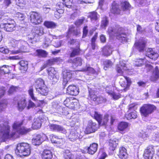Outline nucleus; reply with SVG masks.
I'll return each instance as SVG.
<instances>
[{
  "label": "nucleus",
  "mask_w": 159,
  "mask_h": 159,
  "mask_svg": "<svg viewBox=\"0 0 159 159\" xmlns=\"http://www.w3.org/2000/svg\"><path fill=\"white\" fill-rule=\"evenodd\" d=\"M44 25L48 28H54L57 26L56 24L53 21H45L44 22Z\"/></svg>",
  "instance_id": "obj_39"
},
{
  "label": "nucleus",
  "mask_w": 159,
  "mask_h": 159,
  "mask_svg": "<svg viewBox=\"0 0 159 159\" xmlns=\"http://www.w3.org/2000/svg\"><path fill=\"white\" fill-rule=\"evenodd\" d=\"M48 77L52 80V84H55L58 81L59 76L57 74H52L48 75Z\"/></svg>",
  "instance_id": "obj_37"
},
{
  "label": "nucleus",
  "mask_w": 159,
  "mask_h": 159,
  "mask_svg": "<svg viewBox=\"0 0 159 159\" xmlns=\"http://www.w3.org/2000/svg\"><path fill=\"white\" fill-rule=\"evenodd\" d=\"M68 43L70 45L80 47L79 42L76 40L72 39L68 42Z\"/></svg>",
  "instance_id": "obj_59"
},
{
  "label": "nucleus",
  "mask_w": 159,
  "mask_h": 159,
  "mask_svg": "<svg viewBox=\"0 0 159 159\" xmlns=\"http://www.w3.org/2000/svg\"><path fill=\"white\" fill-rule=\"evenodd\" d=\"M128 114L125 115V117L128 120L132 119H135L137 117L136 111H130Z\"/></svg>",
  "instance_id": "obj_32"
},
{
  "label": "nucleus",
  "mask_w": 159,
  "mask_h": 159,
  "mask_svg": "<svg viewBox=\"0 0 159 159\" xmlns=\"http://www.w3.org/2000/svg\"><path fill=\"white\" fill-rule=\"evenodd\" d=\"M116 70L117 72L120 75L123 73V70H127L126 67V64L123 61H120L119 64L117 65L116 66Z\"/></svg>",
  "instance_id": "obj_14"
},
{
  "label": "nucleus",
  "mask_w": 159,
  "mask_h": 159,
  "mask_svg": "<svg viewBox=\"0 0 159 159\" xmlns=\"http://www.w3.org/2000/svg\"><path fill=\"white\" fill-rule=\"evenodd\" d=\"M36 56L39 57H46L47 53L45 51L42 49H38L36 51L35 53Z\"/></svg>",
  "instance_id": "obj_33"
},
{
  "label": "nucleus",
  "mask_w": 159,
  "mask_h": 159,
  "mask_svg": "<svg viewBox=\"0 0 159 159\" xmlns=\"http://www.w3.org/2000/svg\"><path fill=\"white\" fill-rule=\"evenodd\" d=\"M98 128V125L97 124L93 122L92 120H89L88 122L85 132L87 134H90L95 132L97 130Z\"/></svg>",
  "instance_id": "obj_6"
},
{
  "label": "nucleus",
  "mask_w": 159,
  "mask_h": 159,
  "mask_svg": "<svg viewBox=\"0 0 159 159\" xmlns=\"http://www.w3.org/2000/svg\"><path fill=\"white\" fill-rule=\"evenodd\" d=\"M41 156L42 159H51L53 155L50 150L45 149L43 152Z\"/></svg>",
  "instance_id": "obj_19"
},
{
  "label": "nucleus",
  "mask_w": 159,
  "mask_h": 159,
  "mask_svg": "<svg viewBox=\"0 0 159 159\" xmlns=\"http://www.w3.org/2000/svg\"><path fill=\"white\" fill-rule=\"evenodd\" d=\"M129 124L126 122H121L118 125V129L121 131H124L128 126Z\"/></svg>",
  "instance_id": "obj_34"
},
{
  "label": "nucleus",
  "mask_w": 159,
  "mask_h": 159,
  "mask_svg": "<svg viewBox=\"0 0 159 159\" xmlns=\"http://www.w3.org/2000/svg\"><path fill=\"white\" fill-rule=\"evenodd\" d=\"M80 47H77L75 48H71L72 50L71 52L70 53V57H74L75 56L78 55L80 54Z\"/></svg>",
  "instance_id": "obj_27"
},
{
  "label": "nucleus",
  "mask_w": 159,
  "mask_h": 159,
  "mask_svg": "<svg viewBox=\"0 0 159 159\" xmlns=\"http://www.w3.org/2000/svg\"><path fill=\"white\" fill-rule=\"evenodd\" d=\"M84 20L85 18L84 17H82L81 18L77 20L75 22V24L77 27H78L83 24Z\"/></svg>",
  "instance_id": "obj_54"
},
{
  "label": "nucleus",
  "mask_w": 159,
  "mask_h": 159,
  "mask_svg": "<svg viewBox=\"0 0 159 159\" xmlns=\"http://www.w3.org/2000/svg\"><path fill=\"white\" fill-rule=\"evenodd\" d=\"M73 72L70 71H64L63 72V83L64 85L66 84L69 82L70 79L74 76Z\"/></svg>",
  "instance_id": "obj_9"
},
{
  "label": "nucleus",
  "mask_w": 159,
  "mask_h": 159,
  "mask_svg": "<svg viewBox=\"0 0 159 159\" xmlns=\"http://www.w3.org/2000/svg\"><path fill=\"white\" fill-rule=\"evenodd\" d=\"M17 89V87H15L14 86H12L9 89L8 91V93L9 94H11L13 92H15Z\"/></svg>",
  "instance_id": "obj_63"
},
{
  "label": "nucleus",
  "mask_w": 159,
  "mask_h": 159,
  "mask_svg": "<svg viewBox=\"0 0 159 159\" xmlns=\"http://www.w3.org/2000/svg\"><path fill=\"white\" fill-rule=\"evenodd\" d=\"M43 137L38 134L34 137L32 139V143L34 145H39L43 141Z\"/></svg>",
  "instance_id": "obj_17"
},
{
  "label": "nucleus",
  "mask_w": 159,
  "mask_h": 159,
  "mask_svg": "<svg viewBox=\"0 0 159 159\" xmlns=\"http://www.w3.org/2000/svg\"><path fill=\"white\" fill-rule=\"evenodd\" d=\"M36 90L39 93L43 96L47 95L48 92V89L46 85Z\"/></svg>",
  "instance_id": "obj_28"
},
{
  "label": "nucleus",
  "mask_w": 159,
  "mask_h": 159,
  "mask_svg": "<svg viewBox=\"0 0 159 159\" xmlns=\"http://www.w3.org/2000/svg\"><path fill=\"white\" fill-rule=\"evenodd\" d=\"M109 116L108 115H106L104 116L103 119H102L101 122L99 124L100 125H107V123L109 120Z\"/></svg>",
  "instance_id": "obj_44"
},
{
  "label": "nucleus",
  "mask_w": 159,
  "mask_h": 159,
  "mask_svg": "<svg viewBox=\"0 0 159 159\" xmlns=\"http://www.w3.org/2000/svg\"><path fill=\"white\" fill-rule=\"evenodd\" d=\"M156 109V107L153 105L145 104L143 105L140 109L142 116L147 117L152 114Z\"/></svg>",
  "instance_id": "obj_4"
},
{
  "label": "nucleus",
  "mask_w": 159,
  "mask_h": 159,
  "mask_svg": "<svg viewBox=\"0 0 159 159\" xmlns=\"http://www.w3.org/2000/svg\"><path fill=\"white\" fill-rule=\"evenodd\" d=\"M123 29L120 27H117L116 28L109 27L108 32L110 36H114L121 42H125L127 41V35L123 32Z\"/></svg>",
  "instance_id": "obj_2"
},
{
  "label": "nucleus",
  "mask_w": 159,
  "mask_h": 159,
  "mask_svg": "<svg viewBox=\"0 0 159 159\" xmlns=\"http://www.w3.org/2000/svg\"><path fill=\"white\" fill-rule=\"evenodd\" d=\"M18 106L19 111H22L26 106V102L25 99H21L18 102Z\"/></svg>",
  "instance_id": "obj_31"
},
{
  "label": "nucleus",
  "mask_w": 159,
  "mask_h": 159,
  "mask_svg": "<svg viewBox=\"0 0 159 159\" xmlns=\"http://www.w3.org/2000/svg\"><path fill=\"white\" fill-rule=\"evenodd\" d=\"M102 51L104 55L107 56H110L112 52V48L110 46H106L103 48Z\"/></svg>",
  "instance_id": "obj_23"
},
{
  "label": "nucleus",
  "mask_w": 159,
  "mask_h": 159,
  "mask_svg": "<svg viewBox=\"0 0 159 159\" xmlns=\"http://www.w3.org/2000/svg\"><path fill=\"white\" fill-rule=\"evenodd\" d=\"M108 24V19L106 17L102 18L101 25V27L102 28H105Z\"/></svg>",
  "instance_id": "obj_48"
},
{
  "label": "nucleus",
  "mask_w": 159,
  "mask_h": 159,
  "mask_svg": "<svg viewBox=\"0 0 159 159\" xmlns=\"http://www.w3.org/2000/svg\"><path fill=\"white\" fill-rule=\"evenodd\" d=\"M35 86L36 90L41 88L45 85L44 81L41 78H39L36 80L35 82Z\"/></svg>",
  "instance_id": "obj_25"
},
{
  "label": "nucleus",
  "mask_w": 159,
  "mask_h": 159,
  "mask_svg": "<svg viewBox=\"0 0 159 159\" xmlns=\"http://www.w3.org/2000/svg\"><path fill=\"white\" fill-rule=\"evenodd\" d=\"M98 147V144L93 143L90 144L89 147L87 148V152L91 155L94 154L97 151Z\"/></svg>",
  "instance_id": "obj_15"
},
{
  "label": "nucleus",
  "mask_w": 159,
  "mask_h": 159,
  "mask_svg": "<svg viewBox=\"0 0 159 159\" xmlns=\"http://www.w3.org/2000/svg\"><path fill=\"white\" fill-rule=\"evenodd\" d=\"M96 101L98 103H101L106 102V99L101 96H98Z\"/></svg>",
  "instance_id": "obj_58"
},
{
  "label": "nucleus",
  "mask_w": 159,
  "mask_h": 159,
  "mask_svg": "<svg viewBox=\"0 0 159 159\" xmlns=\"http://www.w3.org/2000/svg\"><path fill=\"white\" fill-rule=\"evenodd\" d=\"M30 145L27 143L23 142L17 144L15 152L17 155L20 157L27 156L30 154Z\"/></svg>",
  "instance_id": "obj_3"
},
{
  "label": "nucleus",
  "mask_w": 159,
  "mask_h": 159,
  "mask_svg": "<svg viewBox=\"0 0 159 159\" xmlns=\"http://www.w3.org/2000/svg\"><path fill=\"white\" fill-rule=\"evenodd\" d=\"M154 153V147L152 145H150L145 150L143 156L145 159H152Z\"/></svg>",
  "instance_id": "obj_7"
},
{
  "label": "nucleus",
  "mask_w": 159,
  "mask_h": 159,
  "mask_svg": "<svg viewBox=\"0 0 159 159\" xmlns=\"http://www.w3.org/2000/svg\"><path fill=\"white\" fill-rule=\"evenodd\" d=\"M120 10L119 8V6L118 5L115 4L114 2L112 4V6L111 10V12L114 14H118L120 13Z\"/></svg>",
  "instance_id": "obj_36"
},
{
  "label": "nucleus",
  "mask_w": 159,
  "mask_h": 159,
  "mask_svg": "<svg viewBox=\"0 0 159 159\" xmlns=\"http://www.w3.org/2000/svg\"><path fill=\"white\" fill-rule=\"evenodd\" d=\"M21 43H25L24 41L23 40H16L15 39L12 40L11 41L12 46L16 48H18L19 45H20Z\"/></svg>",
  "instance_id": "obj_42"
},
{
  "label": "nucleus",
  "mask_w": 159,
  "mask_h": 159,
  "mask_svg": "<svg viewBox=\"0 0 159 159\" xmlns=\"http://www.w3.org/2000/svg\"><path fill=\"white\" fill-rule=\"evenodd\" d=\"M112 63L110 60H106L104 62V69L106 70L107 68L112 66Z\"/></svg>",
  "instance_id": "obj_50"
},
{
  "label": "nucleus",
  "mask_w": 159,
  "mask_h": 159,
  "mask_svg": "<svg viewBox=\"0 0 159 159\" xmlns=\"http://www.w3.org/2000/svg\"><path fill=\"white\" fill-rule=\"evenodd\" d=\"M99 16L97 13L93 11L88 13V17L90 18L91 21L94 23L99 19Z\"/></svg>",
  "instance_id": "obj_18"
},
{
  "label": "nucleus",
  "mask_w": 159,
  "mask_h": 159,
  "mask_svg": "<svg viewBox=\"0 0 159 159\" xmlns=\"http://www.w3.org/2000/svg\"><path fill=\"white\" fill-rule=\"evenodd\" d=\"M106 92L109 94H112L113 98L115 100H117L120 98V96L119 93H112V91L111 90H109L107 89V88H106Z\"/></svg>",
  "instance_id": "obj_47"
},
{
  "label": "nucleus",
  "mask_w": 159,
  "mask_h": 159,
  "mask_svg": "<svg viewBox=\"0 0 159 159\" xmlns=\"http://www.w3.org/2000/svg\"><path fill=\"white\" fill-rule=\"evenodd\" d=\"M2 23L0 24H4L6 25L7 24L10 25V24H15L14 21L8 17H6L3 18L2 20Z\"/></svg>",
  "instance_id": "obj_38"
},
{
  "label": "nucleus",
  "mask_w": 159,
  "mask_h": 159,
  "mask_svg": "<svg viewBox=\"0 0 159 159\" xmlns=\"http://www.w3.org/2000/svg\"><path fill=\"white\" fill-rule=\"evenodd\" d=\"M0 28L3 29L6 31L12 32L16 29V24H10V25L7 24L6 25H4V24H0Z\"/></svg>",
  "instance_id": "obj_13"
},
{
  "label": "nucleus",
  "mask_w": 159,
  "mask_h": 159,
  "mask_svg": "<svg viewBox=\"0 0 159 159\" xmlns=\"http://www.w3.org/2000/svg\"><path fill=\"white\" fill-rule=\"evenodd\" d=\"M33 32L36 36L42 35L43 34V29L40 27H37L34 28Z\"/></svg>",
  "instance_id": "obj_41"
},
{
  "label": "nucleus",
  "mask_w": 159,
  "mask_h": 159,
  "mask_svg": "<svg viewBox=\"0 0 159 159\" xmlns=\"http://www.w3.org/2000/svg\"><path fill=\"white\" fill-rule=\"evenodd\" d=\"M28 92L29 95L32 100L34 101H36L37 100V98L34 96V94L33 92V88H30Z\"/></svg>",
  "instance_id": "obj_53"
},
{
  "label": "nucleus",
  "mask_w": 159,
  "mask_h": 159,
  "mask_svg": "<svg viewBox=\"0 0 159 159\" xmlns=\"http://www.w3.org/2000/svg\"><path fill=\"white\" fill-rule=\"evenodd\" d=\"M20 65L21 66L20 69L24 71H26L28 69V62L24 60H21L19 62Z\"/></svg>",
  "instance_id": "obj_40"
},
{
  "label": "nucleus",
  "mask_w": 159,
  "mask_h": 159,
  "mask_svg": "<svg viewBox=\"0 0 159 159\" xmlns=\"http://www.w3.org/2000/svg\"><path fill=\"white\" fill-rule=\"evenodd\" d=\"M64 4L62 2L58 3L56 5L57 9L61 10V12L63 13L64 12V11L63 8L64 7Z\"/></svg>",
  "instance_id": "obj_55"
},
{
  "label": "nucleus",
  "mask_w": 159,
  "mask_h": 159,
  "mask_svg": "<svg viewBox=\"0 0 159 159\" xmlns=\"http://www.w3.org/2000/svg\"><path fill=\"white\" fill-rule=\"evenodd\" d=\"M30 18L31 22L36 25L39 24L42 21L41 15L36 12L32 11L30 12Z\"/></svg>",
  "instance_id": "obj_5"
},
{
  "label": "nucleus",
  "mask_w": 159,
  "mask_h": 159,
  "mask_svg": "<svg viewBox=\"0 0 159 159\" xmlns=\"http://www.w3.org/2000/svg\"><path fill=\"white\" fill-rule=\"evenodd\" d=\"M60 60H61V59L60 58H52L48 61L47 63L48 65H51L54 64L55 62L60 61Z\"/></svg>",
  "instance_id": "obj_52"
},
{
  "label": "nucleus",
  "mask_w": 159,
  "mask_h": 159,
  "mask_svg": "<svg viewBox=\"0 0 159 159\" xmlns=\"http://www.w3.org/2000/svg\"><path fill=\"white\" fill-rule=\"evenodd\" d=\"M146 56L152 59L155 60L158 57V54L154 52L152 49H148L146 53Z\"/></svg>",
  "instance_id": "obj_16"
},
{
  "label": "nucleus",
  "mask_w": 159,
  "mask_h": 159,
  "mask_svg": "<svg viewBox=\"0 0 159 159\" xmlns=\"http://www.w3.org/2000/svg\"><path fill=\"white\" fill-rule=\"evenodd\" d=\"M85 70L87 71L88 72L92 74H94L96 72L95 70L93 68L90 67H87L86 69H85Z\"/></svg>",
  "instance_id": "obj_62"
},
{
  "label": "nucleus",
  "mask_w": 159,
  "mask_h": 159,
  "mask_svg": "<svg viewBox=\"0 0 159 159\" xmlns=\"http://www.w3.org/2000/svg\"><path fill=\"white\" fill-rule=\"evenodd\" d=\"M121 7L123 11L129 10L131 6L129 3L127 2H125L121 3Z\"/></svg>",
  "instance_id": "obj_46"
},
{
  "label": "nucleus",
  "mask_w": 159,
  "mask_h": 159,
  "mask_svg": "<svg viewBox=\"0 0 159 159\" xmlns=\"http://www.w3.org/2000/svg\"><path fill=\"white\" fill-rule=\"evenodd\" d=\"M25 43H21L19 45L18 47V49L16 51H12L13 53L15 54H17L21 52H25L26 47L25 45L27 44V43L24 41Z\"/></svg>",
  "instance_id": "obj_26"
},
{
  "label": "nucleus",
  "mask_w": 159,
  "mask_h": 159,
  "mask_svg": "<svg viewBox=\"0 0 159 159\" xmlns=\"http://www.w3.org/2000/svg\"><path fill=\"white\" fill-rule=\"evenodd\" d=\"M67 93L72 95L76 96L79 93V89L75 85H69L67 89Z\"/></svg>",
  "instance_id": "obj_11"
},
{
  "label": "nucleus",
  "mask_w": 159,
  "mask_h": 159,
  "mask_svg": "<svg viewBox=\"0 0 159 159\" xmlns=\"http://www.w3.org/2000/svg\"><path fill=\"white\" fill-rule=\"evenodd\" d=\"M118 143V141L117 140H110L109 141V148L110 150L114 151L116 148Z\"/></svg>",
  "instance_id": "obj_35"
},
{
  "label": "nucleus",
  "mask_w": 159,
  "mask_h": 159,
  "mask_svg": "<svg viewBox=\"0 0 159 159\" xmlns=\"http://www.w3.org/2000/svg\"><path fill=\"white\" fill-rule=\"evenodd\" d=\"M51 34H49L48 36L45 37V44L47 45V46L48 45V44L51 43L52 39L51 38Z\"/></svg>",
  "instance_id": "obj_60"
},
{
  "label": "nucleus",
  "mask_w": 159,
  "mask_h": 159,
  "mask_svg": "<svg viewBox=\"0 0 159 159\" xmlns=\"http://www.w3.org/2000/svg\"><path fill=\"white\" fill-rule=\"evenodd\" d=\"M134 46L140 52H142L145 50V43L143 42L136 43L134 44Z\"/></svg>",
  "instance_id": "obj_24"
},
{
  "label": "nucleus",
  "mask_w": 159,
  "mask_h": 159,
  "mask_svg": "<svg viewBox=\"0 0 159 159\" xmlns=\"http://www.w3.org/2000/svg\"><path fill=\"white\" fill-rule=\"evenodd\" d=\"M36 36V34L33 32L30 33L27 36V38L30 42L33 43V41H35L34 38Z\"/></svg>",
  "instance_id": "obj_51"
},
{
  "label": "nucleus",
  "mask_w": 159,
  "mask_h": 159,
  "mask_svg": "<svg viewBox=\"0 0 159 159\" xmlns=\"http://www.w3.org/2000/svg\"><path fill=\"white\" fill-rule=\"evenodd\" d=\"M8 66H3L0 67V75L7 74L9 73V70L8 68Z\"/></svg>",
  "instance_id": "obj_45"
},
{
  "label": "nucleus",
  "mask_w": 159,
  "mask_h": 159,
  "mask_svg": "<svg viewBox=\"0 0 159 159\" xmlns=\"http://www.w3.org/2000/svg\"><path fill=\"white\" fill-rule=\"evenodd\" d=\"M49 126L50 129L52 131L59 132L64 134H65L66 133L65 129L60 125L50 124L49 125Z\"/></svg>",
  "instance_id": "obj_8"
},
{
  "label": "nucleus",
  "mask_w": 159,
  "mask_h": 159,
  "mask_svg": "<svg viewBox=\"0 0 159 159\" xmlns=\"http://www.w3.org/2000/svg\"><path fill=\"white\" fill-rule=\"evenodd\" d=\"M159 78V71L158 68L156 66L152 75L151 76L150 79L152 81H154L157 80Z\"/></svg>",
  "instance_id": "obj_29"
},
{
  "label": "nucleus",
  "mask_w": 159,
  "mask_h": 159,
  "mask_svg": "<svg viewBox=\"0 0 159 159\" xmlns=\"http://www.w3.org/2000/svg\"><path fill=\"white\" fill-rule=\"evenodd\" d=\"M74 101V100L71 98L70 99V98H67L64 101L63 103L67 107H70V103H75Z\"/></svg>",
  "instance_id": "obj_49"
},
{
  "label": "nucleus",
  "mask_w": 159,
  "mask_h": 159,
  "mask_svg": "<svg viewBox=\"0 0 159 159\" xmlns=\"http://www.w3.org/2000/svg\"><path fill=\"white\" fill-rule=\"evenodd\" d=\"M22 121H15L13 125V130L9 134L10 127L7 125L0 124V138L7 139L12 137H16L20 134H23L30 131L22 126Z\"/></svg>",
  "instance_id": "obj_1"
},
{
  "label": "nucleus",
  "mask_w": 159,
  "mask_h": 159,
  "mask_svg": "<svg viewBox=\"0 0 159 159\" xmlns=\"http://www.w3.org/2000/svg\"><path fill=\"white\" fill-rule=\"evenodd\" d=\"M94 117L97 120L99 124L100 122H101L102 118V115L100 114H98L97 112H95V114H94Z\"/></svg>",
  "instance_id": "obj_56"
},
{
  "label": "nucleus",
  "mask_w": 159,
  "mask_h": 159,
  "mask_svg": "<svg viewBox=\"0 0 159 159\" xmlns=\"http://www.w3.org/2000/svg\"><path fill=\"white\" fill-rule=\"evenodd\" d=\"M80 34V29L78 28H75L73 27H70L68 30L67 35V38H69L71 36H77Z\"/></svg>",
  "instance_id": "obj_12"
},
{
  "label": "nucleus",
  "mask_w": 159,
  "mask_h": 159,
  "mask_svg": "<svg viewBox=\"0 0 159 159\" xmlns=\"http://www.w3.org/2000/svg\"><path fill=\"white\" fill-rule=\"evenodd\" d=\"M138 135L139 136L141 137L143 139H144L147 137L148 136V134H146L145 131L143 130H141L140 132Z\"/></svg>",
  "instance_id": "obj_61"
},
{
  "label": "nucleus",
  "mask_w": 159,
  "mask_h": 159,
  "mask_svg": "<svg viewBox=\"0 0 159 159\" xmlns=\"http://www.w3.org/2000/svg\"><path fill=\"white\" fill-rule=\"evenodd\" d=\"M145 58L136 59L134 63L135 66H141L144 63Z\"/></svg>",
  "instance_id": "obj_43"
},
{
  "label": "nucleus",
  "mask_w": 159,
  "mask_h": 159,
  "mask_svg": "<svg viewBox=\"0 0 159 159\" xmlns=\"http://www.w3.org/2000/svg\"><path fill=\"white\" fill-rule=\"evenodd\" d=\"M120 83L121 86L127 88H129L131 83L130 79L128 77L122 76V78H120Z\"/></svg>",
  "instance_id": "obj_10"
},
{
  "label": "nucleus",
  "mask_w": 159,
  "mask_h": 159,
  "mask_svg": "<svg viewBox=\"0 0 159 159\" xmlns=\"http://www.w3.org/2000/svg\"><path fill=\"white\" fill-rule=\"evenodd\" d=\"M118 156L121 159H126L127 156L126 149L123 147L120 148Z\"/></svg>",
  "instance_id": "obj_21"
},
{
  "label": "nucleus",
  "mask_w": 159,
  "mask_h": 159,
  "mask_svg": "<svg viewBox=\"0 0 159 159\" xmlns=\"http://www.w3.org/2000/svg\"><path fill=\"white\" fill-rule=\"evenodd\" d=\"M68 137L71 141H74L76 140L78 137L76 131L74 130L70 131Z\"/></svg>",
  "instance_id": "obj_30"
},
{
  "label": "nucleus",
  "mask_w": 159,
  "mask_h": 159,
  "mask_svg": "<svg viewBox=\"0 0 159 159\" xmlns=\"http://www.w3.org/2000/svg\"><path fill=\"white\" fill-rule=\"evenodd\" d=\"M50 8L48 5H44L43 6V10L45 14L48 13L50 10Z\"/></svg>",
  "instance_id": "obj_64"
},
{
  "label": "nucleus",
  "mask_w": 159,
  "mask_h": 159,
  "mask_svg": "<svg viewBox=\"0 0 159 159\" xmlns=\"http://www.w3.org/2000/svg\"><path fill=\"white\" fill-rule=\"evenodd\" d=\"M16 4L21 7H23L26 2V0H16Z\"/></svg>",
  "instance_id": "obj_57"
},
{
  "label": "nucleus",
  "mask_w": 159,
  "mask_h": 159,
  "mask_svg": "<svg viewBox=\"0 0 159 159\" xmlns=\"http://www.w3.org/2000/svg\"><path fill=\"white\" fill-rule=\"evenodd\" d=\"M82 60L80 57H76L73 60L70 59L68 60L69 62L73 63L75 66H80L82 64Z\"/></svg>",
  "instance_id": "obj_22"
},
{
  "label": "nucleus",
  "mask_w": 159,
  "mask_h": 159,
  "mask_svg": "<svg viewBox=\"0 0 159 159\" xmlns=\"http://www.w3.org/2000/svg\"><path fill=\"white\" fill-rule=\"evenodd\" d=\"M41 119H43L41 117L34 119V123L32 125V127L34 129H38L40 128L41 125Z\"/></svg>",
  "instance_id": "obj_20"
}]
</instances>
